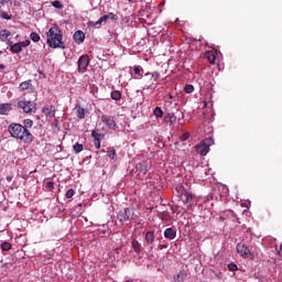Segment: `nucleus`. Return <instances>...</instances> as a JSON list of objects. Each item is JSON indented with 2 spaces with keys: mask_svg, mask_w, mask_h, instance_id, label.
I'll use <instances>...</instances> for the list:
<instances>
[{
  "mask_svg": "<svg viewBox=\"0 0 282 282\" xmlns=\"http://www.w3.org/2000/svg\"><path fill=\"white\" fill-rule=\"evenodd\" d=\"M8 131L12 138L21 140V142H24V144L34 142V135H32L30 130L24 128L21 123H11L8 128Z\"/></svg>",
  "mask_w": 282,
  "mask_h": 282,
  "instance_id": "nucleus-1",
  "label": "nucleus"
},
{
  "mask_svg": "<svg viewBox=\"0 0 282 282\" xmlns=\"http://www.w3.org/2000/svg\"><path fill=\"white\" fill-rule=\"evenodd\" d=\"M46 43L53 50H65V42H63V31L58 25L52 26L46 33Z\"/></svg>",
  "mask_w": 282,
  "mask_h": 282,
  "instance_id": "nucleus-2",
  "label": "nucleus"
},
{
  "mask_svg": "<svg viewBox=\"0 0 282 282\" xmlns=\"http://www.w3.org/2000/svg\"><path fill=\"white\" fill-rule=\"evenodd\" d=\"M134 216L135 212L132 208L127 207L123 212H119L117 219L120 221V224L129 225L131 221H133Z\"/></svg>",
  "mask_w": 282,
  "mask_h": 282,
  "instance_id": "nucleus-3",
  "label": "nucleus"
},
{
  "mask_svg": "<svg viewBox=\"0 0 282 282\" xmlns=\"http://www.w3.org/2000/svg\"><path fill=\"white\" fill-rule=\"evenodd\" d=\"M18 108L22 109L24 113H36V102L31 100L18 101Z\"/></svg>",
  "mask_w": 282,
  "mask_h": 282,
  "instance_id": "nucleus-4",
  "label": "nucleus"
},
{
  "mask_svg": "<svg viewBox=\"0 0 282 282\" xmlns=\"http://www.w3.org/2000/svg\"><path fill=\"white\" fill-rule=\"evenodd\" d=\"M237 252L242 259H254V253L250 250V247L246 242H239L237 245Z\"/></svg>",
  "mask_w": 282,
  "mask_h": 282,
  "instance_id": "nucleus-5",
  "label": "nucleus"
},
{
  "mask_svg": "<svg viewBox=\"0 0 282 282\" xmlns=\"http://www.w3.org/2000/svg\"><path fill=\"white\" fill-rule=\"evenodd\" d=\"M135 173L139 180H143L147 177V173H149V163L147 161H142L135 165Z\"/></svg>",
  "mask_w": 282,
  "mask_h": 282,
  "instance_id": "nucleus-6",
  "label": "nucleus"
},
{
  "mask_svg": "<svg viewBox=\"0 0 282 282\" xmlns=\"http://www.w3.org/2000/svg\"><path fill=\"white\" fill-rule=\"evenodd\" d=\"M210 142H213L210 138L202 141L200 144L195 147L196 152L199 153V155H207L208 151H210Z\"/></svg>",
  "mask_w": 282,
  "mask_h": 282,
  "instance_id": "nucleus-7",
  "label": "nucleus"
},
{
  "mask_svg": "<svg viewBox=\"0 0 282 282\" xmlns=\"http://www.w3.org/2000/svg\"><path fill=\"white\" fill-rule=\"evenodd\" d=\"M79 74H85L89 67V55H82L77 62Z\"/></svg>",
  "mask_w": 282,
  "mask_h": 282,
  "instance_id": "nucleus-8",
  "label": "nucleus"
},
{
  "mask_svg": "<svg viewBox=\"0 0 282 282\" xmlns=\"http://www.w3.org/2000/svg\"><path fill=\"white\" fill-rule=\"evenodd\" d=\"M20 91H34V86L32 85V79L22 82L19 86Z\"/></svg>",
  "mask_w": 282,
  "mask_h": 282,
  "instance_id": "nucleus-9",
  "label": "nucleus"
},
{
  "mask_svg": "<svg viewBox=\"0 0 282 282\" xmlns=\"http://www.w3.org/2000/svg\"><path fill=\"white\" fill-rule=\"evenodd\" d=\"M164 237L165 239H170V241H173L177 237V230H175L173 227L166 228L164 230Z\"/></svg>",
  "mask_w": 282,
  "mask_h": 282,
  "instance_id": "nucleus-10",
  "label": "nucleus"
},
{
  "mask_svg": "<svg viewBox=\"0 0 282 282\" xmlns=\"http://www.w3.org/2000/svg\"><path fill=\"white\" fill-rule=\"evenodd\" d=\"M12 111V104H0V116H9Z\"/></svg>",
  "mask_w": 282,
  "mask_h": 282,
  "instance_id": "nucleus-11",
  "label": "nucleus"
},
{
  "mask_svg": "<svg viewBox=\"0 0 282 282\" xmlns=\"http://www.w3.org/2000/svg\"><path fill=\"white\" fill-rule=\"evenodd\" d=\"M187 276H188V273L185 270H182L176 275L173 276V281L174 282H184V281H186Z\"/></svg>",
  "mask_w": 282,
  "mask_h": 282,
  "instance_id": "nucleus-12",
  "label": "nucleus"
},
{
  "mask_svg": "<svg viewBox=\"0 0 282 282\" xmlns=\"http://www.w3.org/2000/svg\"><path fill=\"white\" fill-rule=\"evenodd\" d=\"M205 58L212 64L215 65V61H217V52L215 51H207L205 53Z\"/></svg>",
  "mask_w": 282,
  "mask_h": 282,
  "instance_id": "nucleus-13",
  "label": "nucleus"
},
{
  "mask_svg": "<svg viewBox=\"0 0 282 282\" xmlns=\"http://www.w3.org/2000/svg\"><path fill=\"white\" fill-rule=\"evenodd\" d=\"M164 122L166 124H175L177 122V117H175V113L169 112L164 116Z\"/></svg>",
  "mask_w": 282,
  "mask_h": 282,
  "instance_id": "nucleus-14",
  "label": "nucleus"
},
{
  "mask_svg": "<svg viewBox=\"0 0 282 282\" xmlns=\"http://www.w3.org/2000/svg\"><path fill=\"white\" fill-rule=\"evenodd\" d=\"M43 113L47 116V118H54L56 116V110L54 109V106H46L42 109Z\"/></svg>",
  "mask_w": 282,
  "mask_h": 282,
  "instance_id": "nucleus-15",
  "label": "nucleus"
},
{
  "mask_svg": "<svg viewBox=\"0 0 282 282\" xmlns=\"http://www.w3.org/2000/svg\"><path fill=\"white\" fill-rule=\"evenodd\" d=\"M109 19L111 20V21H118V15H116V14H113V13H108V14H106V15H102L101 18H99V20H98V23H105V21H109Z\"/></svg>",
  "mask_w": 282,
  "mask_h": 282,
  "instance_id": "nucleus-16",
  "label": "nucleus"
},
{
  "mask_svg": "<svg viewBox=\"0 0 282 282\" xmlns=\"http://www.w3.org/2000/svg\"><path fill=\"white\" fill-rule=\"evenodd\" d=\"M9 45H10V52H12V54H20V52H23V48L20 42L15 44H12V42H10Z\"/></svg>",
  "mask_w": 282,
  "mask_h": 282,
  "instance_id": "nucleus-17",
  "label": "nucleus"
},
{
  "mask_svg": "<svg viewBox=\"0 0 282 282\" xmlns=\"http://www.w3.org/2000/svg\"><path fill=\"white\" fill-rule=\"evenodd\" d=\"M181 199H182V202H185V204H192L193 194L184 191L183 193H181Z\"/></svg>",
  "mask_w": 282,
  "mask_h": 282,
  "instance_id": "nucleus-18",
  "label": "nucleus"
},
{
  "mask_svg": "<svg viewBox=\"0 0 282 282\" xmlns=\"http://www.w3.org/2000/svg\"><path fill=\"white\" fill-rule=\"evenodd\" d=\"M74 41L76 43H83L85 41V32L76 31L74 34Z\"/></svg>",
  "mask_w": 282,
  "mask_h": 282,
  "instance_id": "nucleus-19",
  "label": "nucleus"
},
{
  "mask_svg": "<svg viewBox=\"0 0 282 282\" xmlns=\"http://www.w3.org/2000/svg\"><path fill=\"white\" fill-rule=\"evenodd\" d=\"M104 122H106L107 127L109 129H116V120L111 117H102Z\"/></svg>",
  "mask_w": 282,
  "mask_h": 282,
  "instance_id": "nucleus-20",
  "label": "nucleus"
},
{
  "mask_svg": "<svg viewBox=\"0 0 282 282\" xmlns=\"http://www.w3.org/2000/svg\"><path fill=\"white\" fill-rule=\"evenodd\" d=\"M145 241L149 245L153 243L155 241V234L153 231H147Z\"/></svg>",
  "mask_w": 282,
  "mask_h": 282,
  "instance_id": "nucleus-21",
  "label": "nucleus"
},
{
  "mask_svg": "<svg viewBox=\"0 0 282 282\" xmlns=\"http://www.w3.org/2000/svg\"><path fill=\"white\" fill-rule=\"evenodd\" d=\"M86 110L85 108L80 106H76V116L79 118V120H83L85 118Z\"/></svg>",
  "mask_w": 282,
  "mask_h": 282,
  "instance_id": "nucleus-22",
  "label": "nucleus"
},
{
  "mask_svg": "<svg viewBox=\"0 0 282 282\" xmlns=\"http://www.w3.org/2000/svg\"><path fill=\"white\" fill-rule=\"evenodd\" d=\"M44 191L46 193H52V191H54V182L53 181H47L45 184H44Z\"/></svg>",
  "mask_w": 282,
  "mask_h": 282,
  "instance_id": "nucleus-23",
  "label": "nucleus"
},
{
  "mask_svg": "<svg viewBox=\"0 0 282 282\" xmlns=\"http://www.w3.org/2000/svg\"><path fill=\"white\" fill-rule=\"evenodd\" d=\"M91 135L94 138V140H105V133H98V131L93 130L91 131Z\"/></svg>",
  "mask_w": 282,
  "mask_h": 282,
  "instance_id": "nucleus-24",
  "label": "nucleus"
},
{
  "mask_svg": "<svg viewBox=\"0 0 282 282\" xmlns=\"http://www.w3.org/2000/svg\"><path fill=\"white\" fill-rule=\"evenodd\" d=\"M132 248H133L134 252H138V253L142 252V249H141L142 245H140V242L138 240L132 241Z\"/></svg>",
  "mask_w": 282,
  "mask_h": 282,
  "instance_id": "nucleus-25",
  "label": "nucleus"
},
{
  "mask_svg": "<svg viewBox=\"0 0 282 282\" xmlns=\"http://www.w3.org/2000/svg\"><path fill=\"white\" fill-rule=\"evenodd\" d=\"M134 74H135L134 78H142V75L144 74V69H142V67L140 66H134Z\"/></svg>",
  "mask_w": 282,
  "mask_h": 282,
  "instance_id": "nucleus-26",
  "label": "nucleus"
},
{
  "mask_svg": "<svg viewBox=\"0 0 282 282\" xmlns=\"http://www.w3.org/2000/svg\"><path fill=\"white\" fill-rule=\"evenodd\" d=\"M30 39L33 41V43H39L41 41V35H39L36 32H31Z\"/></svg>",
  "mask_w": 282,
  "mask_h": 282,
  "instance_id": "nucleus-27",
  "label": "nucleus"
},
{
  "mask_svg": "<svg viewBox=\"0 0 282 282\" xmlns=\"http://www.w3.org/2000/svg\"><path fill=\"white\" fill-rule=\"evenodd\" d=\"M160 219H162V221H171V214H169V212H162L160 214Z\"/></svg>",
  "mask_w": 282,
  "mask_h": 282,
  "instance_id": "nucleus-28",
  "label": "nucleus"
},
{
  "mask_svg": "<svg viewBox=\"0 0 282 282\" xmlns=\"http://www.w3.org/2000/svg\"><path fill=\"white\" fill-rule=\"evenodd\" d=\"M1 250H3L4 252H8V250L12 249V245L8 241H4L0 245Z\"/></svg>",
  "mask_w": 282,
  "mask_h": 282,
  "instance_id": "nucleus-29",
  "label": "nucleus"
},
{
  "mask_svg": "<svg viewBox=\"0 0 282 282\" xmlns=\"http://www.w3.org/2000/svg\"><path fill=\"white\" fill-rule=\"evenodd\" d=\"M111 98L112 100H120V98H122V93H120L119 90H113L111 93Z\"/></svg>",
  "mask_w": 282,
  "mask_h": 282,
  "instance_id": "nucleus-30",
  "label": "nucleus"
},
{
  "mask_svg": "<svg viewBox=\"0 0 282 282\" xmlns=\"http://www.w3.org/2000/svg\"><path fill=\"white\" fill-rule=\"evenodd\" d=\"M184 91H185V94H193V91H195V86L187 84L184 87Z\"/></svg>",
  "mask_w": 282,
  "mask_h": 282,
  "instance_id": "nucleus-31",
  "label": "nucleus"
},
{
  "mask_svg": "<svg viewBox=\"0 0 282 282\" xmlns=\"http://www.w3.org/2000/svg\"><path fill=\"white\" fill-rule=\"evenodd\" d=\"M33 124H34V121H32V119H25L23 128L26 130L32 129Z\"/></svg>",
  "mask_w": 282,
  "mask_h": 282,
  "instance_id": "nucleus-32",
  "label": "nucleus"
},
{
  "mask_svg": "<svg viewBox=\"0 0 282 282\" xmlns=\"http://www.w3.org/2000/svg\"><path fill=\"white\" fill-rule=\"evenodd\" d=\"M154 116H155L156 118H162V116H164V112L162 111V108L155 107V108H154Z\"/></svg>",
  "mask_w": 282,
  "mask_h": 282,
  "instance_id": "nucleus-33",
  "label": "nucleus"
},
{
  "mask_svg": "<svg viewBox=\"0 0 282 282\" xmlns=\"http://www.w3.org/2000/svg\"><path fill=\"white\" fill-rule=\"evenodd\" d=\"M84 147L83 144L80 143H76L74 147H73V151L74 153H80L83 151Z\"/></svg>",
  "mask_w": 282,
  "mask_h": 282,
  "instance_id": "nucleus-34",
  "label": "nucleus"
},
{
  "mask_svg": "<svg viewBox=\"0 0 282 282\" xmlns=\"http://www.w3.org/2000/svg\"><path fill=\"white\" fill-rule=\"evenodd\" d=\"M74 195H76V191H74V188H70V189H68V191L66 192L65 197H66L67 199H72V197H74Z\"/></svg>",
  "mask_w": 282,
  "mask_h": 282,
  "instance_id": "nucleus-35",
  "label": "nucleus"
},
{
  "mask_svg": "<svg viewBox=\"0 0 282 282\" xmlns=\"http://www.w3.org/2000/svg\"><path fill=\"white\" fill-rule=\"evenodd\" d=\"M0 36H2L3 39H8L9 36H12V33L4 29L0 32Z\"/></svg>",
  "mask_w": 282,
  "mask_h": 282,
  "instance_id": "nucleus-36",
  "label": "nucleus"
},
{
  "mask_svg": "<svg viewBox=\"0 0 282 282\" xmlns=\"http://www.w3.org/2000/svg\"><path fill=\"white\" fill-rule=\"evenodd\" d=\"M53 8H57L58 10H63V3L58 0L52 2Z\"/></svg>",
  "mask_w": 282,
  "mask_h": 282,
  "instance_id": "nucleus-37",
  "label": "nucleus"
},
{
  "mask_svg": "<svg viewBox=\"0 0 282 282\" xmlns=\"http://www.w3.org/2000/svg\"><path fill=\"white\" fill-rule=\"evenodd\" d=\"M228 270H229L230 272H237V270H239V268H238L237 264H235V263H229V264H228Z\"/></svg>",
  "mask_w": 282,
  "mask_h": 282,
  "instance_id": "nucleus-38",
  "label": "nucleus"
},
{
  "mask_svg": "<svg viewBox=\"0 0 282 282\" xmlns=\"http://www.w3.org/2000/svg\"><path fill=\"white\" fill-rule=\"evenodd\" d=\"M0 17L6 21H10L12 19V15L8 14V12H2Z\"/></svg>",
  "mask_w": 282,
  "mask_h": 282,
  "instance_id": "nucleus-39",
  "label": "nucleus"
},
{
  "mask_svg": "<svg viewBox=\"0 0 282 282\" xmlns=\"http://www.w3.org/2000/svg\"><path fill=\"white\" fill-rule=\"evenodd\" d=\"M88 28H96V25H101V23H98V20L96 22L94 21H88L87 22Z\"/></svg>",
  "mask_w": 282,
  "mask_h": 282,
  "instance_id": "nucleus-40",
  "label": "nucleus"
},
{
  "mask_svg": "<svg viewBox=\"0 0 282 282\" xmlns=\"http://www.w3.org/2000/svg\"><path fill=\"white\" fill-rule=\"evenodd\" d=\"M108 155H109V158H111V160H116V150L111 149V150L108 152Z\"/></svg>",
  "mask_w": 282,
  "mask_h": 282,
  "instance_id": "nucleus-41",
  "label": "nucleus"
},
{
  "mask_svg": "<svg viewBox=\"0 0 282 282\" xmlns=\"http://www.w3.org/2000/svg\"><path fill=\"white\" fill-rule=\"evenodd\" d=\"M139 23H141L142 25H152V23L151 22L148 23L144 18H140Z\"/></svg>",
  "mask_w": 282,
  "mask_h": 282,
  "instance_id": "nucleus-42",
  "label": "nucleus"
},
{
  "mask_svg": "<svg viewBox=\"0 0 282 282\" xmlns=\"http://www.w3.org/2000/svg\"><path fill=\"white\" fill-rule=\"evenodd\" d=\"M151 77L153 78V80H160V73L154 72L151 74Z\"/></svg>",
  "mask_w": 282,
  "mask_h": 282,
  "instance_id": "nucleus-43",
  "label": "nucleus"
},
{
  "mask_svg": "<svg viewBox=\"0 0 282 282\" xmlns=\"http://www.w3.org/2000/svg\"><path fill=\"white\" fill-rule=\"evenodd\" d=\"M19 43H20V45H21L22 48L30 46V40H26V41H24V42H19Z\"/></svg>",
  "mask_w": 282,
  "mask_h": 282,
  "instance_id": "nucleus-44",
  "label": "nucleus"
},
{
  "mask_svg": "<svg viewBox=\"0 0 282 282\" xmlns=\"http://www.w3.org/2000/svg\"><path fill=\"white\" fill-rule=\"evenodd\" d=\"M100 142H101V140L94 141L95 149H100Z\"/></svg>",
  "mask_w": 282,
  "mask_h": 282,
  "instance_id": "nucleus-45",
  "label": "nucleus"
},
{
  "mask_svg": "<svg viewBox=\"0 0 282 282\" xmlns=\"http://www.w3.org/2000/svg\"><path fill=\"white\" fill-rule=\"evenodd\" d=\"M6 3H10V0H0V6H6Z\"/></svg>",
  "mask_w": 282,
  "mask_h": 282,
  "instance_id": "nucleus-46",
  "label": "nucleus"
},
{
  "mask_svg": "<svg viewBox=\"0 0 282 282\" xmlns=\"http://www.w3.org/2000/svg\"><path fill=\"white\" fill-rule=\"evenodd\" d=\"M182 140H188V133H184V134L182 135Z\"/></svg>",
  "mask_w": 282,
  "mask_h": 282,
  "instance_id": "nucleus-47",
  "label": "nucleus"
},
{
  "mask_svg": "<svg viewBox=\"0 0 282 282\" xmlns=\"http://www.w3.org/2000/svg\"><path fill=\"white\" fill-rule=\"evenodd\" d=\"M8 182H12V175L7 176Z\"/></svg>",
  "mask_w": 282,
  "mask_h": 282,
  "instance_id": "nucleus-48",
  "label": "nucleus"
},
{
  "mask_svg": "<svg viewBox=\"0 0 282 282\" xmlns=\"http://www.w3.org/2000/svg\"><path fill=\"white\" fill-rule=\"evenodd\" d=\"M159 248H161V250H164V248H166V245H160Z\"/></svg>",
  "mask_w": 282,
  "mask_h": 282,
  "instance_id": "nucleus-49",
  "label": "nucleus"
},
{
  "mask_svg": "<svg viewBox=\"0 0 282 282\" xmlns=\"http://www.w3.org/2000/svg\"><path fill=\"white\" fill-rule=\"evenodd\" d=\"M0 69H6V65L0 64Z\"/></svg>",
  "mask_w": 282,
  "mask_h": 282,
  "instance_id": "nucleus-50",
  "label": "nucleus"
},
{
  "mask_svg": "<svg viewBox=\"0 0 282 282\" xmlns=\"http://www.w3.org/2000/svg\"><path fill=\"white\" fill-rule=\"evenodd\" d=\"M126 282H133V280H127Z\"/></svg>",
  "mask_w": 282,
  "mask_h": 282,
  "instance_id": "nucleus-51",
  "label": "nucleus"
}]
</instances>
